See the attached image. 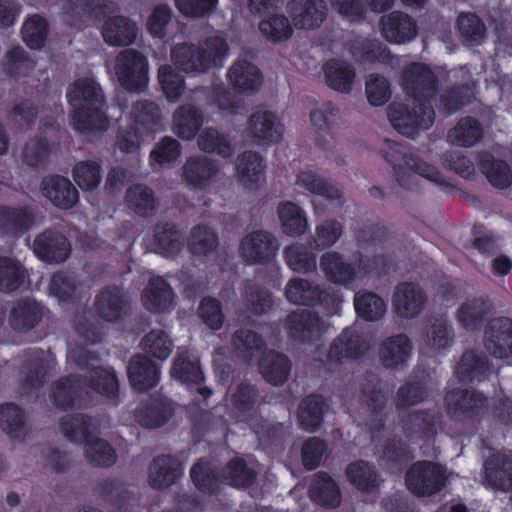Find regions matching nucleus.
<instances>
[{
    "label": "nucleus",
    "mask_w": 512,
    "mask_h": 512,
    "mask_svg": "<svg viewBox=\"0 0 512 512\" xmlns=\"http://www.w3.org/2000/svg\"><path fill=\"white\" fill-rule=\"evenodd\" d=\"M343 228L341 223L334 220H326L315 228L313 238L314 247L324 249L334 245L341 237Z\"/></svg>",
    "instance_id": "obj_61"
},
{
    "label": "nucleus",
    "mask_w": 512,
    "mask_h": 512,
    "mask_svg": "<svg viewBox=\"0 0 512 512\" xmlns=\"http://www.w3.org/2000/svg\"><path fill=\"white\" fill-rule=\"evenodd\" d=\"M172 414L173 407L168 399H151L137 409L135 418L143 427L157 428L168 421Z\"/></svg>",
    "instance_id": "obj_27"
},
{
    "label": "nucleus",
    "mask_w": 512,
    "mask_h": 512,
    "mask_svg": "<svg viewBox=\"0 0 512 512\" xmlns=\"http://www.w3.org/2000/svg\"><path fill=\"white\" fill-rule=\"evenodd\" d=\"M202 124V114L192 105H183L173 115L172 130L178 137L190 140Z\"/></svg>",
    "instance_id": "obj_34"
},
{
    "label": "nucleus",
    "mask_w": 512,
    "mask_h": 512,
    "mask_svg": "<svg viewBox=\"0 0 512 512\" xmlns=\"http://www.w3.org/2000/svg\"><path fill=\"white\" fill-rule=\"evenodd\" d=\"M447 479L443 466L429 461L414 463L406 473V486L417 496L427 497L438 493Z\"/></svg>",
    "instance_id": "obj_8"
},
{
    "label": "nucleus",
    "mask_w": 512,
    "mask_h": 512,
    "mask_svg": "<svg viewBox=\"0 0 512 512\" xmlns=\"http://www.w3.org/2000/svg\"><path fill=\"white\" fill-rule=\"evenodd\" d=\"M66 97L73 110L71 123L77 131L92 134L108 129L109 120L102 111L104 96L94 79H77L67 88Z\"/></svg>",
    "instance_id": "obj_2"
},
{
    "label": "nucleus",
    "mask_w": 512,
    "mask_h": 512,
    "mask_svg": "<svg viewBox=\"0 0 512 512\" xmlns=\"http://www.w3.org/2000/svg\"><path fill=\"white\" fill-rule=\"evenodd\" d=\"M126 304L123 292L114 287L104 290L96 300L95 308L100 317L108 321L118 319Z\"/></svg>",
    "instance_id": "obj_41"
},
{
    "label": "nucleus",
    "mask_w": 512,
    "mask_h": 512,
    "mask_svg": "<svg viewBox=\"0 0 512 512\" xmlns=\"http://www.w3.org/2000/svg\"><path fill=\"white\" fill-rule=\"evenodd\" d=\"M485 399L475 391H450L445 396V403L449 408L471 410L483 405Z\"/></svg>",
    "instance_id": "obj_63"
},
{
    "label": "nucleus",
    "mask_w": 512,
    "mask_h": 512,
    "mask_svg": "<svg viewBox=\"0 0 512 512\" xmlns=\"http://www.w3.org/2000/svg\"><path fill=\"white\" fill-rule=\"evenodd\" d=\"M484 481L489 486L508 491L512 489V461L496 455L485 464Z\"/></svg>",
    "instance_id": "obj_31"
},
{
    "label": "nucleus",
    "mask_w": 512,
    "mask_h": 512,
    "mask_svg": "<svg viewBox=\"0 0 512 512\" xmlns=\"http://www.w3.org/2000/svg\"><path fill=\"white\" fill-rule=\"evenodd\" d=\"M247 131L258 142L272 143L281 139L283 126L274 113L261 109L251 115Z\"/></svg>",
    "instance_id": "obj_20"
},
{
    "label": "nucleus",
    "mask_w": 512,
    "mask_h": 512,
    "mask_svg": "<svg viewBox=\"0 0 512 512\" xmlns=\"http://www.w3.org/2000/svg\"><path fill=\"white\" fill-rule=\"evenodd\" d=\"M198 146L208 153H217L223 157H230L233 154V147L230 142L221 136L216 130L205 129L198 138Z\"/></svg>",
    "instance_id": "obj_59"
},
{
    "label": "nucleus",
    "mask_w": 512,
    "mask_h": 512,
    "mask_svg": "<svg viewBox=\"0 0 512 512\" xmlns=\"http://www.w3.org/2000/svg\"><path fill=\"white\" fill-rule=\"evenodd\" d=\"M234 177L247 191L261 188L266 181V164L264 158L256 152L245 151L235 160Z\"/></svg>",
    "instance_id": "obj_12"
},
{
    "label": "nucleus",
    "mask_w": 512,
    "mask_h": 512,
    "mask_svg": "<svg viewBox=\"0 0 512 512\" xmlns=\"http://www.w3.org/2000/svg\"><path fill=\"white\" fill-rule=\"evenodd\" d=\"M90 418L83 415L67 416L61 421V431L71 442H85L84 454L86 460L100 467H107L116 462L117 456L114 449L104 440L91 438Z\"/></svg>",
    "instance_id": "obj_4"
},
{
    "label": "nucleus",
    "mask_w": 512,
    "mask_h": 512,
    "mask_svg": "<svg viewBox=\"0 0 512 512\" xmlns=\"http://www.w3.org/2000/svg\"><path fill=\"white\" fill-rule=\"evenodd\" d=\"M285 329L291 338L308 341L324 331V322L310 311L293 312L286 319Z\"/></svg>",
    "instance_id": "obj_23"
},
{
    "label": "nucleus",
    "mask_w": 512,
    "mask_h": 512,
    "mask_svg": "<svg viewBox=\"0 0 512 512\" xmlns=\"http://www.w3.org/2000/svg\"><path fill=\"white\" fill-rule=\"evenodd\" d=\"M227 56V43L219 36L207 38L198 45L177 44L171 51L174 65L187 73H204L211 68L220 67Z\"/></svg>",
    "instance_id": "obj_3"
},
{
    "label": "nucleus",
    "mask_w": 512,
    "mask_h": 512,
    "mask_svg": "<svg viewBox=\"0 0 512 512\" xmlns=\"http://www.w3.org/2000/svg\"><path fill=\"white\" fill-rule=\"evenodd\" d=\"M69 359L73 360L78 365L91 366L88 386L106 397H114L118 392V380L112 370L95 367L89 363L90 360L95 361L96 358L92 357L88 351H71Z\"/></svg>",
    "instance_id": "obj_13"
},
{
    "label": "nucleus",
    "mask_w": 512,
    "mask_h": 512,
    "mask_svg": "<svg viewBox=\"0 0 512 512\" xmlns=\"http://www.w3.org/2000/svg\"><path fill=\"white\" fill-rule=\"evenodd\" d=\"M259 369L267 382L281 385L288 379L291 365L285 355L269 351L260 360Z\"/></svg>",
    "instance_id": "obj_32"
},
{
    "label": "nucleus",
    "mask_w": 512,
    "mask_h": 512,
    "mask_svg": "<svg viewBox=\"0 0 512 512\" xmlns=\"http://www.w3.org/2000/svg\"><path fill=\"white\" fill-rule=\"evenodd\" d=\"M487 370V361L474 352H466L457 367L463 380H473Z\"/></svg>",
    "instance_id": "obj_64"
},
{
    "label": "nucleus",
    "mask_w": 512,
    "mask_h": 512,
    "mask_svg": "<svg viewBox=\"0 0 512 512\" xmlns=\"http://www.w3.org/2000/svg\"><path fill=\"white\" fill-rule=\"evenodd\" d=\"M310 496L316 503L326 507L340 504L341 494L336 483L325 474H316L310 487Z\"/></svg>",
    "instance_id": "obj_40"
},
{
    "label": "nucleus",
    "mask_w": 512,
    "mask_h": 512,
    "mask_svg": "<svg viewBox=\"0 0 512 512\" xmlns=\"http://www.w3.org/2000/svg\"><path fill=\"white\" fill-rule=\"evenodd\" d=\"M326 84L341 93H349L352 90L356 73L354 68L341 60H329L323 66Z\"/></svg>",
    "instance_id": "obj_28"
},
{
    "label": "nucleus",
    "mask_w": 512,
    "mask_h": 512,
    "mask_svg": "<svg viewBox=\"0 0 512 512\" xmlns=\"http://www.w3.org/2000/svg\"><path fill=\"white\" fill-rule=\"evenodd\" d=\"M218 245V238L215 232L207 226L199 225L191 231L189 247L194 254H207L213 251Z\"/></svg>",
    "instance_id": "obj_58"
},
{
    "label": "nucleus",
    "mask_w": 512,
    "mask_h": 512,
    "mask_svg": "<svg viewBox=\"0 0 512 512\" xmlns=\"http://www.w3.org/2000/svg\"><path fill=\"white\" fill-rule=\"evenodd\" d=\"M412 346L409 338L400 334L384 340L379 350L382 364L387 368H394L403 364L410 356Z\"/></svg>",
    "instance_id": "obj_29"
},
{
    "label": "nucleus",
    "mask_w": 512,
    "mask_h": 512,
    "mask_svg": "<svg viewBox=\"0 0 512 512\" xmlns=\"http://www.w3.org/2000/svg\"><path fill=\"white\" fill-rule=\"evenodd\" d=\"M259 31L267 40L277 43L292 36L293 26L285 15L272 14L260 21Z\"/></svg>",
    "instance_id": "obj_48"
},
{
    "label": "nucleus",
    "mask_w": 512,
    "mask_h": 512,
    "mask_svg": "<svg viewBox=\"0 0 512 512\" xmlns=\"http://www.w3.org/2000/svg\"><path fill=\"white\" fill-rule=\"evenodd\" d=\"M287 11L293 26L305 30L319 27L327 14L323 0H290L287 4Z\"/></svg>",
    "instance_id": "obj_14"
},
{
    "label": "nucleus",
    "mask_w": 512,
    "mask_h": 512,
    "mask_svg": "<svg viewBox=\"0 0 512 512\" xmlns=\"http://www.w3.org/2000/svg\"><path fill=\"white\" fill-rule=\"evenodd\" d=\"M41 192L53 205L61 209L73 207L79 199L78 191L71 181L59 175L45 177L41 183Z\"/></svg>",
    "instance_id": "obj_17"
},
{
    "label": "nucleus",
    "mask_w": 512,
    "mask_h": 512,
    "mask_svg": "<svg viewBox=\"0 0 512 512\" xmlns=\"http://www.w3.org/2000/svg\"><path fill=\"white\" fill-rule=\"evenodd\" d=\"M427 298L422 289L413 283L400 284L393 296V309L403 318H414L421 313Z\"/></svg>",
    "instance_id": "obj_18"
},
{
    "label": "nucleus",
    "mask_w": 512,
    "mask_h": 512,
    "mask_svg": "<svg viewBox=\"0 0 512 512\" xmlns=\"http://www.w3.org/2000/svg\"><path fill=\"white\" fill-rule=\"evenodd\" d=\"M286 264L298 273H309L316 269V257L309 249L299 243L292 244L284 249Z\"/></svg>",
    "instance_id": "obj_53"
},
{
    "label": "nucleus",
    "mask_w": 512,
    "mask_h": 512,
    "mask_svg": "<svg viewBox=\"0 0 512 512\" xmlns=\"http://www.w3.org/2000/svg\"><path fill=\"white\" fill-rule=\"evenodd\" d=\"M354 306L357 314L367 321L381 319L387 310L386 303L377 294L361 290L355 294Z\"/></svg>",
    "instance_id": "obj_45"
},
{
    "label": "nucleus",
    "mask_w": 512,
    "mask_h": 512,
    "mask_svg": "<svg viewBox=\"0 0 512 512\" xmlns=\"http://www.w3.org/2000/svg\"><path fill=\"white\" fill-rule=\"evenodd\" d=\"M368 348L369 344L364 337L354 329L346 328L330 346L325 366L329 370H334L344 361L360 357Z\"/></svg>",
    "instance_id": "obj_11"
},
{
    "label": "nucleus",
    "mask_w": 512,
    "mask_h": 512,
    "mask_svg": "<svg viewBox=\"0 0 512 512\" xmlns=\"http://www.w3.org/2000/svg\"><path fill=\"white\" fill-rule=\"evenodd\" d=\"M454 340L453 327L447 319H434L427 327L424 342L432 350L439 351L450 347Z\"/></svg>",
    "instance_id": "obj_50"
},
{
    "label": "nucleus",
    "mask_w": 512,
    "mask_h": 512,
    "mask_svg": "<svg viewBox=\"0 0 512 512\" xmlns=\"http://www.w3.org/2000/svg\"><path fill=\"white\" fill-rule=\"evenodd\" d=\"M25 271L15 259L0 257V290L9 292L17 289L23 282Z\"/></svg>",
    "instance_id": "obj_57"
},
{
    "label": "nucleus",
    "mask_w": 512,
    "mask_h": 512,
    "mask_svg": "<svg viewBox=\"0 0 512 512\" xmlns=\"http://www.w3.org/2000/svg\"><path fill=\"white\" fill-rule=\"evenodd\" d=\"M155 246L158 253L166 257H173L182 250L184 237L174 225L164 224L156 228Z\"/></svg>",
    "instance_id": "obj_46"
},
{
    "label": "nucleus",
    "mask_w": 512,
    "mask_h": 512,
    "mask_svg": "<svg viewBox=\"0 0 512 512\" xmlns=\"http://www.w3.org/2000/svg\"><path fill=\"white\" fill-rule=\"evenodd\" d=\"M286 300L294 305L321 304L327 308L337 307L340 295L331 288H322L307 279L293 277L284 287Z\"/></svg>",
    "instance_id": "obj_7"
},
{
    "label": "nucleus",
    "mask_w": 512,
    "mask_h": 512,
    "mask_svg": "<svg viewBox=\"0 0 512 512\" xmlns=\"http://www.w3.org/2000/svg\"><path fill=\"white\" fill-rule=\"evenodd\" d=\"M348 481L363 492L373 491L379 485V479L373 466L365 461H356L346 468Z\"/></svg>",
    "instance_id": "obj_44"
},
{
    "label": "nucleus",
    "mask_w": 512,
    "mask_h": 512,
    "mask_svg": "<svg viewBox=\"0 0 512 512\" xmlns=\"http://www.w3.org/2000/svg\"><path fill=\"white\" fill-rule=\"evenodd\" d=\"M219 171L214 161L205 156H195L186 160L183 166V178L192 186L204 187Z\"/></svg>",
    "instance_id": "obj_26"
},
{
    "label": "nucleus",
    "mask_w": 512,
    "mask_h": 512,
    "mask_svg": "<svg viewBox=\"0 0 512 512\" xmlns=\"http://www.w3.org/2000/svg\"><path fill=\"white\" fill-rule=\"evenodd\" d=\"M48 23L40 15L34 14L27 18L21 27L24 43L33 50H40L48 36Z\"/></svg>",
    "instance_id": "obj_51"
},
{
    "label": "nucleus",
    "mask_w": 512,
    "mask_h": 512,
    "mask_svg": "<svg viewBox=\"0 0 512 512\" xmlns=\"http://www.w3.org/2000/svg\"><path fill=\"white\" fill-rule=\"evenodd\" d=\"M381 153L384 158L393 165L396 180L402 187L410 188L413 186L414 177L412 172L438 186H447L446 180L435 167L423 162L413 154H403L397 143L391 140H385L381 148Z\"/></svg>",
    "instance_id": "obj_6"
},
{
    "label": "nucleus",
    "mask_w": 512,
    "mask_h": 512,
    "mask_svg": "<svg viewBox=\"0 0 512 512\" xmlns=\"http://www.w3.org/2000/svg\"><path fill=\"white\" fill-rule=\"evenodd\" d=\"M128 376L132 386L145 391L153 388L160 379L158 366L145 356H135L128 366Z\"/></svg>",
    "instance_id": "obj_25"
},
{
    "label": "nucleus",
    "mask_w": 512,
    "mask_h": 512,
    "mask_svg": "<svg viewBox=\"0 0 512 512\" xmlns=\"http://www.w3.org/2000/svg\"><path fill=\"white\" fill-rule=\"evenodd\" d=\"M228 78L234 88L245 92L256 91L262 82L258 68L245 60L237 61L231 66Z\"/></svg>",
    "instance_id": "obj_33"
},
{
    "label": "nucleus",
    "mask_w": 512,
    "mask_h": 512,
    "mask_svg": "<svg viewBox=\"0 0 512 512\" xmlns=\"http://www.w3.org/2000/svg\"><path fill=\"white\" fill-rule=\"evenodd\" d=\"M35 254L45 262H63L69 254L67 239L60 233L45 231L38 235L33 243Z\"/></svg>",
    "instance_id": "obj_21"
},
{
    "label": "nucleus",
    "mask_w": 512,
    "mask_h": 512,
    "mask_svg": "<svg viewBox=\"0 0 512 512\" xmlns=\"http://www.w3.org/2000/svg\"><path fill=\"white\" fill-rule=\"evenodd\" d=\"M366 96L373 106H382L391 98L389 81L381 75H370L366 81Z\"/></svg>",
    "instance_id": "obj_60"
},
{
    "label": "nucleus",
    "mask_w": 512,
    "mask_h": 512,
    "mask_svg": "<svg viewBox=\"0 0 512 512\" xmlns=\"http://www.w3.org/2000/svg\"><path fill=\"white\" fill-rule=\"evenodd\" d=\"M381 33L392 43L403 44L414 39L418 33L416 21L408 14L393 11L381 17Z\"/></svg>",
    "instance_id": "obj_16"
},
{
    "label": "nucleus",
    "mask_w": 512,
    "mask_h": 512,
    "mask_svg": "<svg viewBox=\"0 0 512 512\" xmlns=\"http://www.w3.org/2000/svg\"><path fill=\"white\" fill-rule=\"evenodd\" d=\"M173 298L171 287L160 277L151 278L141 296L144 307L153 313L171 309Z\"/></svg>",
    "instance_id": "obj_24"
},
{
    "label": "nucleus",
    "mask_w": 512,
    "mask_h": 512,
    "mask_svg": "<svg viewBox=\"0 0 512 512\" xmlns=\"http://www.w3.org/2000/svg\"><path fill=\"white\" fill-rule=\"evenodd\" d=\"M403 88L407 94L405 101L392 103L388 117L399 133L414 137L434 122V110L426 103L434 93L435 76L426 66L413 64L404 72Z\"/></svg>",
    "instance_id": "obj_1"
},
{
    "label": "nucleus",
    "mask_w": 512,
    "mask_h": 512,
    "mask_svg": "<svg viewBox=\"0 0 512 512\" xmlns=\"http://www.w3.org/2000/svg\"><path fill=\"white\" fill-rule=\"evenodd\" d=\"M32 223L29 208L3 207L0 209V228L10 235H18Z\"/></svg>",
    "instance_id": "obj_49"
},
{
    "label": "nucleus",
    "mask_w": 512,
    "mask_h": 512,
    "mask_svg": "<svg viewBox=\"0 0 512 512\" xmlns=\"http://www.w3.org/2000/svg\"><path fill=\"white\" fill-rule=\"evenodd\" d=\"M40 318L38 305L31 300H22L12 308L10 324L15 330L24 331L34 327Z\"/></svg>",
    "instance_id": "obj_52"
},
{
    "label": "nucleus",
    "mask_w": 512,
    "mask_h": 512,
    "mask_svg": "<svg viewBox=\"0 0 512 512\" xmlns=\"http://www.w3.org/2000/svg\"><path fill=\"white\" fill-rule=\"evenodd\" d=\"M296 184L309 192L322 196L327 200H337L342 191L335 184L326 181L313 171H303L297 176Z\"/></svg>",
    "instance_id": "obj_42"
},
{
    "label": "nucleus",
    "mask_w": 512,
    "mask_h": 512,
    "mask_svg": "<svg viewBox=\"0 0 512 512\" xmlns=\"http://www.w3.org/2000/svg\"><path fill=\"white\" fill-rule=\"evenodd\" d=\"M115 74L128 90H137L146 85L148 79V61L144 55L134 49L121 51L116 57Z\"/></svg>",
    "instance_id": "obj_9"
},
{
    "label": "nucleus",
    "mask_w": 512,
    "mask_h": 512,
    "mask_svg": "<svg viewBox=\"0 0 512 512\" xmlns=\"http://www.w3.org/2000/svg\"><path fill=\"white\" fill-rule=\"evenodd\" d=\"M0 427L11 439H25L29 433V427L24 412L14 404L0 406Z\"/></svg>",
    "instance_id": "obj_35"
},
{
    "label": "nucleus",
    "mask_w": 512,
    "mask_h": 512,
    "mask_svg": "<svg viewBox=\"0 0 512 512\" xmlns=\"http://www.w3.org/2000/svg\"><path fill=\"white\" fill-rule=\"evenodd\" d=\"M72 176L75 183L83 191H91L98 187L102 179L100 165L94 161H80L73 170Z\"/></svg>",
    "instance_id": "obj_56"
},
{
    "label": "nucleus",
    "mask_w": 512,
    "mask_h": 512,
    "mask_svg": "<svg viewBox=\"0 0 512 512\" xmlns=\"http://www.w3.org/2000/svg\"><path fill=\"white\" fill-rule=\"evenodd\" d=\"M482 135L480 125L476 120L470 117L463 118L448 133V139L451 143L470 147L474 145Z\"/></svg>",
    "instance_id": "obj_54"
},
{
    "label": "nucleus",
    "mask_w": 512,
    "mask_h": 512,
    "mask_svg": "<svg viewBox=\"0 0 512 512\" xmlns=\"http://www.w3.org/2000/svg\"><path fill=\"white\" fill-rule=\"evenodd\" d=\"M337 113L338 108L332 103H323L311 111L310 121L319 145L325 146L331 138L330 124Z\"/></svg>",
    "instance_id": "obj_47"
},
{
    "label": "nucleus",
    "mask_w": 512,
    "mask_h": 512,
    "mask_svg": "<svg viewBox=\"0 0 512 512\" xmlns=\"http://www.w3.org/2000/svg\"><path fill=\"white\" fill-rule=\"evenodd\" d=\"M326 404L322 397L307 396L299 405L297 419L300 427L308 432L316 431L322 421Z\"/></svg>",
    "instance_id": "obj_38"
},
{
    "label": "nucleus",
    "mask_w": 512,
    "mask_h": 512,
    "mask_svg": "<svg viewBox=\"0 0 512 512\" xmlns=\"http://www.w3.org/2000/svg\"><path fill=\"white\" fill-rule=\"evenodd\" d=\"M484 345L496 358L506 359L512 356V321L508 318L491 320L485 331Z\"/></svg>",
    "instance_id": "obj_15"
},
{
    "label": "nucleus",
    "mask_w": 512,
    "mask_h": 512,
    "mask_svg": "<svg viewBox=\"0 0 512 512\" xmlns=\"http://www.w3.org/2000/svg\"><path fill=\"white\" fill-rule=\"evenodd\" d=\"M159 83L170 102L178 100L183 91V79L175 73L170 66L164 65L159 68Z\"/></svg>",
    "instance_id": "obj_62"
},
{
    "label": "nucleus",
    "mask_w": 512,
    "mask_h": 512,
    "mask_svg": "<svg viewBox=\"0 0 512 512\" xmlns=\"http://www.w3.org/2000/svg\"><path fill=\"white\" fill-rule=\"evenodd\" d=\"M382 263V258H371L360 252L348 263L340 253L328 251L320 257L319 267L328 281L347 286L363 279Z\"/></svg>",
    "instance_id": "obj_5"
},
{
    "label": "nucleus",
    "mask_w": 512,
    "mask_h": 512,
    "mask_svg": "<svg viewBox=\"0 0 512 512\" xmlns=\"http://www.w3.org/2000/svg\"><path fill=\"white\" fill-rule=\"evenodd\" d=\"M280 227L286 235L297 237L305 233L308 228L306 214L297 204L285 201L277 207Z\"/></svg>",
    "instance_id": "obj_30"
},
{
    "label": "nucleus",
    "mask_w": 512,
    "mask_h": 512,
    "mask_svg": "<svg viewBox=\"0 0 512 512\" xmlns=\"http://www.w3.org/2000/svg\"><path fill=\"white\" fill-rule=\"evenodd\" d=\"M279 245L267 231H252L245 235L239 244V255L247 264H264L277 254Z\"/></svg>",
    "instance_id": "obj_10"
},
{
    "label": "nucleus",
    "mask_w": 512,
    "mask_h": 512,
    "mask_svg": "<svg viewBox=\"0 0 512 512\" xmlns=\"http://www.w3.org/2000/svg\"><path fill=\"white\" fill-rule=\"evenodd\" d=\"M479 168L487 180L498 189L512 185V170L501 160H495L489 153L479 154Z\"/></svg>",
    "instance_id": "obj_39"
},
{
    "label": "nucleus",
    "mask_w": 512,
    "mask_h": 512,
    "mask_svg": "<svg viewBox=\"0 0 512 512\" xmlns=\"http://www.w3.org/2000/svg\"><path fill=\"white\" fill-rule=\"evenodd\" d=\"M140 346L144 352L160 360H166L173 350L170 337L164 331L156 329L142 338Z\"/></svg>",
    "instance_id": "obj_55"
},
{
    "label": "nucleus",
    "mask_w": 512,
    "mask_h": 512,
    "mask_svg": "<svg viewBox=\"0 0 512 512\" xmlns=\"http://www.w3.org/2000/svg\"><path fill=\"white\" fill-rule=\"evenodd\" d=\"M488 312L489 305L484 299L471 298L460 304L455 317L462 328L473 331L480 326Z\"/></svg>",
    "instance_id": "obj_36"
},
{
    "label": "nucleus",
    "mask_w": 512,
    "mask_h": 512,
    "mask_svg": "<svg viewBox=\"0 0 512 512\" xmlns=\"http://www.w3.org/2000/svg\"><path fill=\"white\" fill-rule=\"evenodd\" d=\"M177 461L170 456L156 458L149 467V484L156 489L168 487L179 477Z\"/></svg>",
    "instance_id": "obj_37"
},
{
    "label": "nucleus",
    "mask_w": 512,
    "mask_h": 512,
    "mask_svg": "<svg viewBox=\"0 0 512 512\" xmlns=\"http://www.w3.org/2000/svg\"><path fill=\"white\" fill-rule=\"evenodd\" d=\"M138 33L137 24L120 15L108 17L102 27L104 41L110 46H128L135 42Z\"/></svg>",
    "instance_id": "obj_22"
},
{
    "label": "nucleus",
    "mask_w": 512,
    "mask_h": 512,
    "mask_svg": "<svg viewBox=\"0 0 512 512\" xmlns=\"http://www.w3.org/2000/svg\"><path fill=\"white\" fill-rule=\"evenodd\" d=\"M171 377L187 385H196L197 392L204 398L212 394V390L200 386L204 379L198 358L188 352H181L177 355L171 368Z\"/></svg>",
    "instance_id": "obj_19"
},
{
    "label": "nucleus",
    "mask_w": 512,
    "mask_h": 512,
    "mask_svg": "<svg viewBox=\"0 0 512 512\" xmlns=\"http://www.w3.org/2000/svg\"><path fill=\"white\" fill-rule=\"evenodd\" d=\"M127 207L140 216H150L157 207L152 190L144 185H133L128 188L125 195Z\"/></svg>",
    "instance_id": "obj_43"
}]
</instances>
